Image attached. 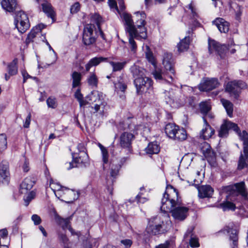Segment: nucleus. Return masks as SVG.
Here are the masks:
<instances>
[{
    "mask_svg": "<svg viewBox=\"0 0 248 248\" xmlns=\"http://www.w3.org/2000/svg\"><path fill=\"white\" fill-rule=\"evenodd\" d=\"M167 189L168 191L165 192L162 199L161 210L164 212H170L175 220H185L188 215V208L181 205L178 192L175 188L168 186Z\"/></svg>",
    "mask_w": 248,
    "mask_h": 248,
    "instance_id": "f257e3e1",
    "label": "nucleus"
},
{
    "mask_svg": "<svg viewBox=\"0 0 248 248\" xmlns=\"http://www.w3.org/2000/svg\"><path fill=\"white\" fill-rule=\"evenodd\" d=\"M162 64L164 70L155 69L152 73L155 79L161 83H171L175 76V70L173 67V60L171 53H165L162 60Z\"/></svg>",
    "mask_w": 248,
    "mask_h": 248,
    "instance_id": "f03ea898",
    "label": "nucleus"
},
{
    "mask_svg": "<svg viewBox=\"0 0 248 248\" xmlns=\"http://www.w3.org/2000/svg\"><path fill=\"white\" fill-rule=\"evenodd\" d=\"M124 22L126 31L129 35V47L131 51L135 53L137 50V45L135 41L137 40L143 39L140 36V33L133 26V23L130 17L127 15H124Z\"/></svg>",
    "mask_w": 248,
    "mask_h": 248,
    "instance_id": "7ed1b4c3",
    "label": "nucleus"
},
{
    "mask_svg": "<svg viewBox=\"0 0 248 248\" xmlns=\"http://www.w3.org/2000/svg\"><path fill=\"white\" fill-rule=\"evenodd\" d=\"M134 84L138 94H144L148 98L153 95V80L150 78L146 76L134 79Z\"/></svg>",
    "mask_w": 248,
    "mask_h": 248,
    "instance_id": "20e7f679",
    "label": "nucleus"
},
{
    "mask_svg": "<svg viewBox=\"0 0 248 248\" xmlns=\"http://www.w3.org/2000/svg\"><path fill=\"white\" fill-rule=\"evenodd\" d=\"M127 15L133 23V26L135 29L138 31V33H140V36L144 39H146L147 37V29L145 27L146 24L145 19L146 15L144 12H136L134 13L133 18H132L131 15L127 13L123 14V19L124 20V15Z\"/></svg>",
    "mask_w": 248,
    "mask_h": 248,
    "instance_id": "39448f33",
    "label": "nucleus"
},
{
    "mask_svg": "<svg viewBox=\"0 0 248 248\" xmlns=\"http://www.w3.org/2000/svg\"><path fill=\"white\" fill-rule=\"evenodd\" d=\"M15 23L18 31L22 33L25 32L30 27L28 16L22 10L16 13Z\"/></svg>",
    "mask_w": 248,
    "mask_h": 248,
    "instance_id": "423d86ee",
    "label": "nucleus"
},
{
    "mask_svg": "<svg viewBox=\"0 0 248 248\" xmlns=\"http://www.w3.org/2000/svg\"><path fill=\"white\" fill-rule=\"evenodd\" d=\"M222 190L223 192L228 194V195L227 196V198L228 200L231 201L233 199L232 197L230 198L232 196H236L239 193L241 194L243 196H246L247 195L245 192V183L244 182L236 183L233 185L226 186L223 188Z\"/></svg>",
    "mask_w": 248,
    "mask_h": 248,
    "instance_id": "0eeeda50",
    "label": "nucleus"
},
{
    "mask_svg": "<svg viewBox=\"0 0 248 248\" xmlns=\"http://www.w3.org/2000/svg\"><path fill=\"white\" fill-rule=\"evenodd\" d=\"M228 49L229 48L225 45H221L215 40H209L208 50L210 53L217 55L221 59H225Z\"/></svg>",
    "mask_w": 248,
    "mask_h": 248,
    "instance_id": "6e6552de",
    "label": "nucleus"
},
{
    "mask_svg": "<svg viewBox=\"0 0 248 248\" xmlns=\"http://www.w3.org/2000/svg\"><path fill=\"white\" fill-rule=\"evenodd\" d=\"M77 153L72 154L73 162H69L66 165L68 166L67 170H70L74 167H78V165H81L84 167H87L90 165L89 156L86 152H82L79 154L78 156H75Z\"/></svg>",
    "mask_w": 248,
    "mask_h": 248,
    "instance_id": "1a4fd4ad",
    "label": "nucleus"
},
{
    "mask_svg": "<svg viewBox=\"0 0 248 248\" xmlns=\"http://www.w3.org/2000/svg\"><path fill=\"white\" fill-rule=\"evenodd\" d=\"M163 223L161 220L159 216L154 217L151 218L149 221V224L147 227V231L149 233L153 235H156L163 232L162 230L161 223Z\"/></svg>",
    "mask_w": 248,
    "mask_h": 248,
    "instance_id": "9d476101",
    "label": "nucleus"
},
{
    "mask_svg": "<svg viewBox=\"0 0 248 248\" xmlns=\"http://www.w3.org/2000/svg\"><path fill=\"white\" fill-rule=\"evenodd\" d=\"M95 26L93 24H87L84 29L83 33V41L85 45H90L96 41Z\"/></svg>",
    "mask_w": 248,
    "mask_h": 248,
    "instance_id": "9b49d317",
    "label": "nucleus"
},
{
    "mask_svg": "<svg viewBox=\"0 0 248 248\" xmlns=\"http://www.w3.org/2000/svg\"><path fill=\"white\" fill-rule=\"evenodd\" d=\"M220 83L217 78H203L198 86L201 91L208 92L214 90L219 86Z\"/></svg>",
    "mask_w": 248,
    "mask_h": 248,
    "instance_id": "f8f14e48",
    "label": "nucleus"
},
{
    "mask_svg": "<svg viewBox=\"0 0 248 248\" xmlns=\"http://www.w3.org/2000/svg\"><path fill=\"white\" fill-rule=\"evenodd\" d=\"M231 129L236 133H238L239 127L236 124L230 121H225L220 126L218 136L221 138L226 137L228 135L229 131Z\"/></svg>",
    "mask_w": 248,
    "mask_h": 248,
    "instance_id": "ddd939ff",
    "label": "nucleus"
},
{
    "mask_svg": "<svg viewBox=\"0 0 248 248\" xmlns=\"http://www.w3.org/2000/svg\"><path fill=\"white\" fill-rule=\"evenodd\" d=\"M224 233L229 235V245L231 248H238V236L236 230L225 227L222 231Z\"/></svg>",
    "mask_w": 248,
    "mask_h": 248,
    "instance_id": "4468645a",
    "label": "nucleus"
},
{
    "mask_svg": "<svg viewBox=\"0 0 248 248\" xmlns=\"http://www.w3.org/2000/svg\"><path fill=\"white\" fill-rule=\"evenodd\" d=\"M10 179L9 163L3 161L0 164V182L8 185Z\"/></svg>",
    "mask_w": 248,
    "mask_h": 248,
    "instance_id": "2eb2a0df",
    "label": "nucleus"
},
{
    "mask_svg": "<svg viewBox=\"0 0 248 248\" xmlns=\"http://www.w3.org/2000/svg\"><path fill=\"white\" fill-rule=\"evenodd\" d=\"M204 124L203 126L200 133V138L204 140H208L215 134V130L211 127L207 122L206 118L202 117Z\"/></svg>",
    "mask_w": 248,
    "mask_h": 248,
    "instance_id": "dca6fc26",
    "label": "nucleus"
},
{
    "mask_svg": "<svg viewBox=\"0 0 248 248\" xmlns=\"http://www.w3.org/2000/svg\"><path fill=\"white\" fill-rule=\"evenodd\" d=\"M62 196L67 200L65 201L66 202L72 203L78 198L79 193L72 189H69L65 187L63 191L62 192Z\"/></svg>",
    "mask_w": 248,
    "mask_h": 248,
    "instance_id": "f3484780",
    "label": "nucleus"
},
{
    "mask_svg": "<svg viewBox=\"0 0 248 248\" xmlns=\"http://www.w3.org/2000/svg\"><path fill=\"white\" fill-rule=\"evenodd\" d=\"M198 196L200 198H211L214 193L213 188L209 185H202L199 186Z\"/></svg>",
    "mask_w": 248,
    "mask_h": 248,
    "instance_id": "a211bd4d",
    "label": "nucleus"
},
{
    "mask_svg": "<svg viewBox=\"0 0 248 248\" xmlns=\"http://www.w3.org/2000/svg\"><path fill=\"white\" fill-rule=\"evenodd\" d=\"M212 23L216 25L220 32L226 33L229 31V23L223 18H217Z\"/></svg>",
    "mask_w": 248,
    "mask_h": 248,
    "instance_id": "6ab92c4d",
    "label": "nucleus"
},
{
    "mask_svg": "<svg viewBox=\"0 0 248 248\" xmlns=\"http://www.w3.org/2000/svg\"><path fill=\"white\" fill-rule=\"evenodd\" d=\"M0 4L2 9L9 13L14 12L18 6L16 0H2Z\"/></svg>",
    "mask_w": 248,
    "mask_h": 248,
    "instance_id": "aec40b11",
    "label": "nucleus"
},
{
    "mask_svg": "<svg viewBox=\"0 0 248 248\" xmlns=\"http://www.w3.org/2000/svg\"><path fill=\"white\" fill-rule=\"evenodd\" d=\"M134 136L131 133L124 132L120 137V144L123 148H130Z\"/></svg>",
    "mask_w": 248,
    "mask_h": 248,
    "instance_id": "412c9836",
    "label": "nucleus"
},
{
    "mask_svg": "<svg viewBox=\"0 0 248 248\" xmlns=\"http://www.w3.org/2000/svg\"><path fill=\"white\" fill-rule=\"evenodd\" d=\"M34 185V182L31 178H25L20 184L19 192L21 194H26L31 189Z\"/></svg>",
    "mask_w": 248,
    "mask_h": 248,
    "instance_id": "4be33fe9",
    "label": "nucleus"
},
{
    "mask_svg": "<svg viewBox=\"0 0 248 248\" xmlns=\"http://www.w3.org/2000/svg\"><path fill=\"white\" fill-rule=\"evenodd\" d=\"M49 186L58 199L62 197V192L65 187L62 186L59 183H55L52 179L50 180Z\"/></svg>",
    "mask_w": 248,
    "mask_h": 248,
    "instance_id": "5701e85b",
    "label": "nucleus"
},
{
    "mask_svg": "<svg viewBox=\"0 0 248 248\" xmlns=\"http://www.w3.org/2000/svg\"><path fill=\"white\" fill-rule=\"evenodd\" d=\"M225 90L235 98H237L240 93L235 81L228 82L226 86Z\"/></svg>",
    "mask_w": 248,
    "mask_h": 248,
    "instance_id": "b1692460",
    "label": "nucleus"
},
{
    "mask_svg": "<svg viewBox=\"0 0 248 248\" xmlns=\"http://www.w3.org/2000/svg\"><path fill=\"white\" fill-rule=\"evenodd\" d=\"M165 94V100L167 104H169L171 107L177 108L179 106V103L175 101L174 99L173 93L172 91L164 92Z\"/></svg>",
    "mask_w": 248,
    "mask_h": 248,
    "instance_id": "393cba45",
    "label": "nucleus"
},
{
    "mask_svg": "<svg viewBox=\"0 0 248 248\" xmlns=\"http://www.w3.org/2000/svg\"><path fill=\"white\" fill-rule=\"evenodd\" d=\"M236 133L243 141V153L247 156L248 155V133L245 130L243 131L241 133L239 129L238 133Z\"/></svg>",
    "mask_w": 248,
    "mask_h": 248,
    "instance_id": "a878e982",
    "label": "nucleus"
},
{
    "mask_svg": "<svg viewBox=\"0 0 248 248\" xmlns=\"http://www.w3.org/2000/svg\"><path fill=\"white\" fill-rule=\"evenodd\" d=\"M102 94L97 91H93L91 93L87 96V100L91 103H99L100 101L103 100L102 98Z\"/></svg>",
    "mask_w": 248,
    "mask_h": 248,
    "instance_id": "bb28decb",
    "label": "nucleus"
},
{
    "mask_svg": "<svg viewBox=\"0 0 248 248\" xmlns=\"http://www.w3.org/2000/svg\"><path fill=\"white\" fill-rule=\"evenodd\" d=\"M116 90L124 92L127 88L126 80L122 76H120L117 81L114 82Z\"/></svg>",
    "mask_w": 248,
    "mask_h": 248,
    "instance_id": "cd10ccee",
    "label": "nucleus"
},
{
    "mask_svg": "<svg viewBox=\"0 0 248 248\" xmlns=\"http://www.w3.org/2000/svg\"><path fill=\"white\" fill-rule=\"evenodd\" d=\"M121 167V165L119 164H114L113 162L110 165L109 177L111 183L113 182L114 179L118 175L119 170Z\"/></svg>",
    "mask_w": 248,
    "mask_h": 248,
    "instance_id": "c85d7f7f",
    "label": "nucleus"
},
{
    "mask_svg": "<svg viewBox=\"0 0 248 248\" xmlns=\"http://www.w3.org/2000/svg\"><path fill=\"white\" fill-rule=\"evenodd\" d=\"M179 126L173 124H168L166 125L165 131L166 135L171 139H173L175 136V134L176 133Z\"/></svg>",
    "mask_w": 248,
    "mask_h": 248,
    "instance_id": "c756f323",
    "label": "nucleus"
},
{
    "mask_svg": "<svg viewBox=\"0 0 248 248\" xmlns=\"http://www.w3.org/2000/svg\"><path fill=\"white\" fill-rule=\"evenodd\" d=\"M130 71L135 79L138 78L145 76V70L136 65H134L131 66L130 68Z\"/></svg>",
    "mask_w": 248,
    "mask_h": 248,
    "instance_id": "7c9ffc66",
    "label": "nucleus"
},
{
    "mask_svg": "<svg viewBox=\"0 0 248 248\" xmlns=\"http://www.w3.org/2000/svg\"><path fill=\"white\" fill-rule=\"evenodd\" d=\"M107 59L102 57H94L91 59L89 62L85 65L86 71H89L90 68L93 66H96L101 62L105 61Z\"/></svg>",
    "mask_w": 248,
    "mask_h": 248,
    "instance_id": "2f4dec72",
    "label": "nucleus"
},
{
    "mask_svg": "<svg viewBox=\"0 0 248 248\" xmlns=\"http://www.w3.org/2000/svg\"><path fill=\"white\" fill-rule=\"evenodd\" d=\"M145 150L148 154H156L160 151V147L156 142H153L149 143Z\"/></svg>",
    "mask_w": 248,
    "mask_h": 248,
    "instance_id": "473e14b6",
    "label": "nucleus"
},
{
    "mask_svg": "<svg viewBox=\"0 0 248 248\" xmlns=\"http://www.w3.org/2000/svg\"><path fill=\"white\" fill-rule=\"evenodd\" d=\"M189 37H185L183 39L181 40L180 43L177 45L178 51L181 52L186 51L189 48Z\"/></svg>",
    "mask_w": 248,
    "mask_h": 248,
    "instance_id": "72a5a7b5",
    "label": "nucleus"
},
{
    "mask_svg": "<svg viewBox=\"0 0 248 248\" xmlns=\"http://www.w3.org/2000/svg\"><path fill=\"white\" fill-rule=\"evenodd\" d=\"M17 59H15L7 65V71L11 76L16 75L18 72Z\"/></svg>",
    "mask_w": 248,
    "mask_h": 248,
    "instance_id": "f704fd0d",
    "label": "nucleus"
},
{
    "mask_svg": "<svg viewBox=\"0 0 248 248\" xmlns=\"http://www.w3.org/2000/svg\"><path fill=\"white\" fill-rule=\"evenodd\" d=\"M188 9L189 10V13L192 18L191 22L195 25L197 23V18H198V15L197 13V10L195 5L191 2L187 6Z\"/></svg>",
    "mask_w": 248,
    "mask_h": 248,
    "instance_id": "c9c22d12",
    "label": "nucleus"
},
{
    "mask_svg": "<svg viewBox=\"0 0 248 248\" xmlns=\"http://www.w3.org/2000/svg\"><path fill=\"white\" fill-rule=\"evenodd\" d=\"M74 96L78 101L80 107H84L89 103L88 101L87 100V96H86L85 98L84 99L83 95L80 93V90L79 89H78L75 93Z\"/></svg>",
    "mask_w": 248,
    "mask_h": 248,
    "instance_id": "e433bc0d",
    "label": "nucleus"
},
{
    "mask_svg": "<svg viewBox=\"0 0 248 248\" xmlns=\"http://www.w3.org/2000/svg\"><path fill=\"white\" fill-rule=\"evenodd\" d=\"M221 102L225 108L226 112L227 113V114L228 116L230 117H232V113H233V104L232 102L230 101L225 99H221Z\"/></svg>",
    "mask_w": 248,
    "mask_h": 248,
    "instance_id": "4c0bfd02",
    "label": "nucleus"
},
{
    "mask_svg": "<svg viewBox=\"0 0 248 248\" xmlns=\"http://www.w3.org/2000/svg\"><path fill=\"white\" fill-rule=\"evenodd\" d=\"M42 6L43 12L46 13L48 17L53 18L54 16L55 13L51 5L48 2H45L43 3Z\"/></svg>",
    "mask_w": 248,
    "mask_h": 248,
    "instance_id": "58836bf2",
    "label": "nucleus"
},
{
    "mask_svg": "<svg viewBox=\"0 0 248 248\" xmlns=\"http://www.w3.org/2000/svg\"><path fill=\"white\" fill-rule=\"evenodd\" d=\"M175 136L173 139L179 141H183L186 140L187 134L186 131L184 128H180L179 127L177 130L176 133L175 134Z\"/></svg>",
    "mask_w": 248,
    "mask_h": 248,
    "instance_id": "ea45409f",
    "label": "nucleus"
},
{
    "mask_svg": "<svg viewBox=\"0 0 248 248\" xmlns=\"http://www.w3.org/2000/svg\"><path fill=\"white\" fill-rule=\"evenodd\" d=\"M73 79L72 87L76 88L80 86L81 79V75L80 73L75 71L72 74Z\"/></svg>",
    "mask_w": 248,
    "mask_h": 248,
    "instance_id": "a19ab883",
    "label": "nucleus"
},
{
    "mask_svg": "<svg viewBox=\"0 0 248 248\" xmlns=\"http://www.w3.org/2000/svg\"><path fill=\"white\" fill-rule=\"evenodd\" d=\"M111 66L112 67V71L113 72L119 71L122 70L126 64V62H109Z\"/></svg>",
    "mask_w": 248,
    "mask_h": 248,
    "instance_id": "79ce46f5",
    "label": "nucleus"
},
{
    "mask_svg": "<svg viewBox=\"0 0 248 248\" xmlns=\"http://www.w3.org/2000/svg\"><path fill=\"white\" fill-rule=\"evenodd\" d=\"M218 207L222 208L224 211L230 210L234 211L235 209V205L232 202L226 201L219 204Z\"/></svg>",
    "mask_w": 248,
    "mask_h": 248,
    "instance_id": "37998d69",
    "label": "nucleus"
},
{
    "mask_svg": "<svg viewBox=\"0 0 248 248\" xmlns=\"http://www.w3.org/2000/svg\"><path fill=\"white\" fill-rule=\"evenodd\" d=\"M72 216L73 215L65 218L62 217L59 218V223L60 224V225L62 226L63 229L68 228L69 229V230L71 231V229L70 228V226H69V224L70 220L72 219Z\"/></svg>",
    "mask_w": 248,
    "mask_h": 248,
    "instance_id": "c03bdc74",
    "label": "nucleus"
},
{
    "mask_svg": "<svg viewBox=\"0 0 248 248\" xmlns=\"http://www.w3.org/2000/svg\"><path fill=\"white\" fill-rule=\"evenodd\" d=\"M200 108L201 113L203 115L210 111L211 106L209 101H205L200 103Z\"/></svg>",
    "mask_w": 248,
    "mask_h": 248,
    "instance_id": "a18cd8bd",
    "label": "nucleus"
},
{
    "mask_svg": "<svg viewBox=\"0 0 248 248\" xmlns=\"http://www.w3.org/2000/svg\"><path fill=\"white\" fill-rule=\"evenodd\" d=\"M90 19L91 22L96 24L98 29H100V25L102 21L101 16L96 13L91 14L90 15Z\"/></svg>",
    "mask_w": 248,
    "mask_h": 248,
    "instance_id": "49530a36",
    "label": "nucleus"
},
{
    "mask_svg": "<svg viewBox=\"0 0 248 248\" xmlns=\"http://www.w3.org/2000/svg\"><path fill=\"white\" fill-rule=\"evenodd\" d=\"M106 102L102 100L99 103H96L94 105V108L95 112L99 111L101 114H103L106 107Z\"/></svg>",
    "mask_w": 248,
    "mask_h": 248,
    "instance_id": "de8ad7c7",
    "label": "nucleus"
},
{
    "mask_svg": "<svg viewBox=\"0 0 248 248\" xmlns=\"http://www.w3.org/2000/svg\"><path fill=\"white\" fill-rule=\"evenodd\" d=\"M248 159V155L246 156L244 154L243 155L241 154L239 162L238 169L242 170L247 166V161Z\"/></svg>",
    "mask_w": 248,
    "mask_h": 248,
    "instance_id": "09e8293b",
    "label": "nucleus"
},
{
    "mask_svg": "<svg viewBox=\"0 0 248 248\" xmlns=\"http://www.w3.org/2000/svg\"><path fill=\"white\" fill-rule=\"evenodd\" d=\"M46 104L48 108H56L58 105L57 99L54 96H50L46 99Z\"/></svg>",
    "mask_w": 248,
    "mask_h": 248,
    "instance_id": "8fccbe9b",
    "label": "nucleus"
},
{
    "mask_svg": "<svg viewBox=\"0 0 248 248\" xmlns=\"http://www.w3.org/2000/svg\"><path fill=\"white\" fill-rule=\"evenodd\" d=\"M60 240L62 243L64 248H71V243L65 234L61 233L59 235Z\"/></svg>",
    "mask_w": 248,
    "mask_h": 248,
    "instance_id": "3c124183",
    "label": "nucleus"
},
{
    "mask_svg": "<svg viewBox=\"0 0 248 248\" xmlns=\"http://www.w3.org/2000/svg\"><path fill=\"white\" fill-rule=\"evenodd\" d=\"M38 32L34 30V28L31 30L26 39V44H28L33 41V39L35 37Z\"/></svg>",
    "mask_w": 248,
    "mask_h": 248,
    "instance_id": "603ef678",
    "label": "nucleus"
},
{
    "mask_svg": "<svg viewBox=\"0 0 248 248\" xmlns=\"http://www.w3.org/2000/svg\"><path fill=\"white\" fill-rule=\"evenodd\" d=\"M36 196V193L34 191H31L27 196L26 197L24 198V200L25 203V205L27 206L31 201L35 198Z\"/></svg>",
    "mask_w": 248,
    "mask_h": 248,
    "instance_id": "864d4df0",
    "label": "nucleus"
},
{
    "mask_svg": "<svg viewBox=\"0 0 248 248\" xmlns=\"http://www.w3.org/2000/svg\"><path fill=\"white\" fill-rule=\"evenodd\" d=\"M146 48V57L148 61L152 64H154L155 61L152 53L150 50L149 46L147 45L145 46Z\"/></svg>",
    "mask_w": 248,
    "mask_h": 248,
    "instance_id": "5fc2aeb1",
    "label": "nucleus"
},
{
    "mask_svg": "<svg viewBox=\"0 0 248 248\" xmlns=\"http://www.w3.org/2000/svg\"><path fill=\"white\" fill-rule=\"evenodd\" d=\"M80 9V5L78 2H76L71 5L70 13L72 15L77 13Z\"/></svg>",
    "mask_w": 248,
    "mask_h": 248,
    "instance_id": "6e6d98bb",
    "label": "nucleus"
},
{
    "mask_svg": "<svg viewBox=\"0 0 248 248\" xmlns=\"http://www.w3.org/2000/svg\"><path fill=\"white\" fill-rule=\"evenodd\" d=\"M88 82L91 86L94 87L97 86V79L96 76L94 74H92L88 78Z\"/></svg>",
    "mask_w": 248,
    "mask_h": 248,
    "instance_id": "4d7b16f0",
    "label": "nucleus"
},
{
    "mask_svg": "<svg viewBox=\"0 0 248 248\" xmlns=\"http://www.w3.org/2000/svg\"><path fill=\"white\" fill-rule=\"evenodd\" d=\"M7 146V139L5 135L0 134V149H4Z\"/></svg>",
    "mask_w": 248,
    "mask_h": 248,
    "instance_id": "13d9d810",
    "label": "nucleus"
},
{
    "mask_svg": "<svg viewBox=\"0 0 248 248\" xmlns=\"http://www.w3.org/2000/svg\"><path fill=\"white\" fill-rule=\"evenodd\" d=\"M189 245L192 248H197L200 246L198 239L196 237L191 236L189 240Z\"/></svg>",
    "mask_w": 248,
    "mask_h": 248,
    "instance_id": "bf43d9fd",
    "label": "nucleus"
},
{
    "mask_svg": "<svg viewBox=\"0 0 248 248\" xmlns=\"http://www.w3.org/2000/svg\"><path fill=\"white\" fill-rule=\"evenodd\" d=\"M102 153V160L103 162V167L105 169V164H107L108 161V154L107 150L103 151Z\"/></svg>",
    "mask_w": 248,
    "mask_h": 248,
    "instance_id": "052dcab7",
    "label": "nucleus"
},
{
    "mask_svg": "<svg viewBox=\"0 0 248 248\" xmlns=\"http://www.w3.org/2000/svg\"><path fill=\"white\" fill-rule=\"evenodd\" d=\"M205 156L207 158V161L210 163L214 164L215 162L216 156L214 152H212V153H211L210 152H209V153L207 155H205Z\"/></svg>",
    "mask_w": 248,
    "mask_h": 248,
    "instance_id": "680f3d73",
    "label": "nucleus"
},
{
    "mask_svg": "<svg viewBox=\"0 0 248 248\" xmlns=\"http://www.w3.org/2000/svg\"><path fill=\"white\" fill-rule=\"evenodd\" d=\"M235 83L237 85V87L240 93L242 89H245L247 87V84L242 80L235 81Z\"/></svg>",
    "mask_w": 248,
    "mask_h": 248,
    "instance_id": "e2e57ef3",
    "label": "nucleus"
},
{
    "mask_svg": "<svg viewBox=\"0 0 248 248\" xmlns=\"http://www.w3.org/2000/svg\"><path fill=\"white\" fill-rule=\"evenodd\" d=\"M242 13V7L239 5H237L235 10V18L239 20L240 19Z\"/></svg>",
    "mask_w": 248,
    "mask_h": 248,
    "instance_id": "0e129e2a",
    "label": "nucleus"
},
{
    "mask_svg": "<svg viewBox=\"0 0 248 248\" xmlns=\"http://www.w3.org/2000/svg\"><path fill=\"white\" fill-rule=\"evenodd\" d=\"M171 243V240H167L165 243L160 244L155 247V248H169Z\"/></svg>",
    "mask_w": 248,
    "mask_h": 248,
    "instance_id": "69168bd1",
    "label": "nucleus"
},
{
    "mask_svg": "<svg viewBox=\"0 0 248 248\" xmlns=\"http://www.w3.org/2000/svg\"><path fill=\"white\" fill-rule=\"evenodd\" d=\"M31 220L35 225H39L41 222L40 217L36 214H34L31 216Z\"/></svg>",
    "mask_w": 248,
    "mask_h": 248,
    "instance_id": "338daca9",
    "label": "nucleus"
},
{
    "mask_svg": "<svg viewBox=\"0 0 248 248\" xmlns=\"http://www.w3.org/2000/svg\"><path fill=\"white\" fill-rule=\"evenodd\" d=\"M121 244H122L125 247V248H129L132 244V241L130 239H124L121 241Z\"/></svg>",
    "mask_w": 248,
    "mask_h": 248,
    "instance_id": "774afa93",
    "label": "nucleus"
}]
</instances>
